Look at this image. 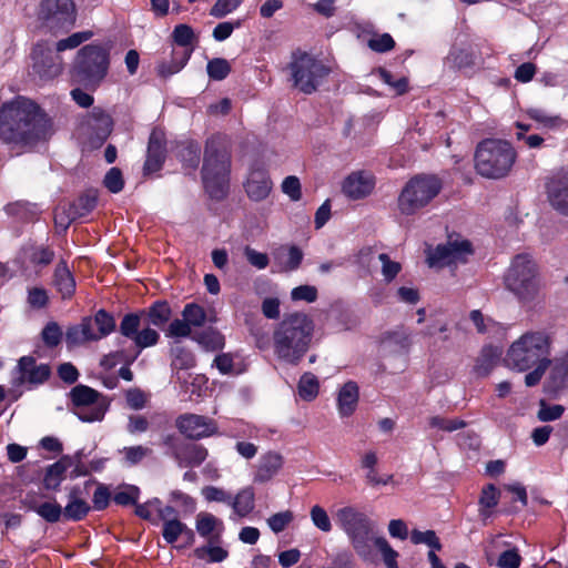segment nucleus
Wrapping results in <instances>:
<instances>
[{
	"label": "nucleus",
	"instance_id": "obj_30",
	"mask_svg": "<svg viewBox=\"0 0 568 568\" xmlns=\"http://www.w3.org/2000/svg\"><path fill=\"white\" fill-rule=\"evenodd\" d=\"M53 285L62 298H70L75 292V280L64 261H60L55 266Z\"/></svg>",
	"mask_w": 568,
	"mask_h": 568
},
{
	"label": "nucleus",
	"instance_id": "obj_18",
	"mask_svg": "<svg viewBox=\"0 0 568 568\" xmlns=\"http://www.w3.org/2000/svg\"><path fill=\"white\" fill-rule=\"evenodd\" d=\"M160 520L163 523L162 536L168 544H174L181 536L186 538L187 544L194 542V531L178 518L174 507L166 505Z\"/></svg>",
	"mask_w": 568,
	"mask_h": 568
},
{
	"label": "nucleus",
	"instance_id": "obj_25",
	"mask_svg": "<svg viewBox=\"0 0 568 568\" xmlns=\"http://www.w3.org/2000/svg\"><path fill=\"white\" fill-rule=\"evenodd\" d=\"M548 197L554 209L568 215V176L557 175L547 184Z\"/></svg>",
	"mask_w": 568,
	"mask_h": 568
},
{
	"label": "nucleus",
	"instance_id": "obj_34",
	"mask_svg": "<svg viewBox=\"0 0 568 568\" xmlns=\"http://www.w3.org/2000/svg\"><path fill=\"white\" fill-rule=\"evenodd\" d=\"M142 316L148 318L149 324L162 327L170 321L172 310L168 302L156 301L148 308L146 312L142 313Z\"/></svg>",
	"mask_w": 568,
	"mask_h": 568
},
{
	"label": "nucleus",
	"instance_id": "obj_48",
	"mask_svg": "<svg viewBox=\"0 0 568 568\" xmlns=\"http://www.w3.org/2000/svg\"><path fill=\"white\" fill-rule=\"evenodd\" d=\"M194 556L201 560L207 559L210 562H221L227 557V551L219 546H204L194 549Z\"/></svg>",
	"mask_w": 568,
	"mask_h": 568
},
{
	"label": "nucleus",
	"instance_id": "obj_60",
	"mask_svg": "<svg viewBox=\"0 0 568 568\" xmlns=\"http://www.w3.org/2000/svg\"><path fill=\"white\" fill-rule=\"evenodd\" d=\"M367 45L371 50L383 53L394 49L395 41L389 33H383L369 39Z\"/></svg>",
	"mask_w": 568,
	"mask_h": 568
},
{
	"label": "nucleus",
	"instance_id": "obj_20",
	"mask_svg": "<svg viewBox=\"0 0 568 568\" xmlns=\"http://www.w3.org/2000/svg\"><path fill=\"white\" fill-rule=\"evenodd\" d=\"M375 180L366 172H353L343 182V193L352 199L359 200L369 195L374 189Z\"/></svg>",
	"mask_w": 568,
	"mask_h": 568
},
{
	"label": "nucleus",
	"instance_id": "obj_38",
	"mask_svg": "<svg viewBox=\"0 0 568 568\" xmlns=\"http://www.w3.org/2000/svg\"><path fill=\"white\" fill-rule=\"evenodd\" d=\"M201 148L197 142L185 141L178 145V156L191 169H196L200 163Z\"/></svg>",
	"mask_w": 568,
	"mask_h": 568
},
{
	"label": "nucleus",
	"instance_id": "obj_10",
	"mask_svg": "<svg viewBox=\"0 0 568 568\" xmlns=\"http://www.w3.org/2000/svg\"><path fill=\"white\" fill-rule=\"evenodd\" d=\"M287 69L294 88L305 94L315 92L329 72L321 61L301 51L293 52Z\"/></svg>",
	"mask_w": 568,
	"mask_h": 568
},
{
	"label": "nucleus",
	"instance_id": "obj_63",
	"mask_svg": "<svg viewBox=\"0 0 568 568\" xmlns=\"http://www.w3.org/2000/svg\"><path fill=\"white\" fill-rule=\"evenodd\" d=\"M293 520V513L290 510L276 513L267 519L268 527L275 534L283 531Z\"/></svg>",
	"mask_w": 568,
	"mask_h": 568
},
{
	"label": "nucleus",
	"instance_id": "obj_2",
	"mask_svg": "<svg viewBox=\"0 0 568 568\" xmlns=\"http://www.w3.org/2000/svg\"><path fill=\"white\" fill-rule=\"evenodd\" d=\"M313 333L314 323L307 314L295 312L284 315L272 334L275 357L284 364L297 366L311 347Z\"/></svg>",
	"mask_w": 568,
	"mask_h": 568
},
{
	"label": "nucleus",
	"instance_id": "obj_33",
	"mask_svg": "<svg viewBox=\"0 0 568 568\" xmlns=\"http://www.w3.org/2000/svg\"><path fill=\"white\" fill-rule=\"evenodd\" d=\"M230 505L240 517L247 516L255 507V493L253 487L248 486L241 489L234 498L232 497Z\"/></svg>",
	"mask_w": 568,
	"mask_h": 568
},
{
	"label": "nucleus",
	"instance_id": "obj_17",
	"mask_svg": "<svg viewBox=\"0 0 568 568\" xmlns=\"http://www.w3.org/2000/svg\"><path fill=\"white\" fill-rule=\"evenodd\" d=\"M51 374V368L48 364H37L32 356H22L18 361L14 369L12 384L21 386L23 384L39 385L44 383Z\"/></svg>",
	"mask_w": 568,
	"mask_h": 568
},
{
	"label": "nucleus",
	"instance_id": "obj_58",
	"mask_svg": "<svg viewBox=\"0 0 568 568\" xmlns=\"http://www.w3.org/2000/svg\"><path fill=\"white\" fill-rule=\"evenodd\" d=\"M565 412L562 405H547L545 400H540V407L537 417L540 422H551L559 419Z\"/></svg>",
	"mask_w": 568,
	"mask_h": 568
},
{
	"label": "nucleus",
	"instance_id": "obj_19",
	"mask_svg": "<svg viewBox=\"0 0 568 568\" xmlns=\"http://www.w3.org/2000/svg\"><path fill=\"white\" fill-rule=\"evenodd\" d=\"M85 125L90 131L92 144L101 145L110 135L113 121L104 110L101 108H93L87 116Z\"/></svg>",
	"mask_w": 568,
	"mask_h": 568
},
{
	"label": "nucleus",
	"instance_id": "obj_44",
	"mask_svg": "<svg viewBox=\"0 0 568 568\" xmlns=\"http://www.w3.org/2000/svg\"><path fill=\"white\" fill-rule=\"evenodd\" d=\"M182 316L191 327H200L206 321L204 308L195 303L186 304L182 311Z\"/></svg>",
	"mask_w": 568,
	"mask_h": 568
},
{
	"label": "nucleus",
	"instance_id": "obj_51",
	"mask_svg": "<svg viewBox=\"0 0 568 568\" xmlns=\"http://www.w3.org/2000/svg\"><path fill=\"white\" fill-rule=\"evenodd\" d=\"M377 72H378L381 80L384 83H386L387 85H389L392 89H394L396 94L400 95V94H404L405 92H407V90H408L407 78L400 77V78L394 80L393 74L383 68H379Z\"/></svg>",
	"mask_w": 568,
	"mask_h": 568
},
{
	"label": "nucleus",
	"instance_id": "obj_14",
	"mask_svg": "<svg viewBox=\"0 0 568 568\" xmlns=\"http://www.w3.org/2000/svg\"><path fill=\"white\" fill-rule=\"evenodd\" d=\"M427 263L430 267H444L458 262H465L466 256L471 254V244L467 240H449L439 244L436 248H428Z\"/></svg>",
	"mask_w": 568,
	"mask_h": 568
},
{
	"label": "nucleus",
	"instance_id": "obj_64",
	"mask_svg": "<svg viewBox=\"0 0 568 568\" xmlns=\"http://www.w3.org/2000/svg\"><path fill=\"white\" fill-rule=\"evenodd\" d=\"M521 557L516 548L503 551L497 560L499 568H519Z\"/></svg>",
	"mask_w": 568,
	"mask_h": 568
},
{
	"label": "nucleus",
	"instance_id": "obj_37",
	"mask_svg": "<svg viewBox=\"0 0 568 568\" xmlns=\"http://www.w3.org/2000/svg\"><path fill=\"white\" fill-rule=\"evenodd\" d=\"M500 353L494 347H484L475 364L478 376H487L498 363Z\"/></svg>",
	"mask_w": 568,
	"mask_h": 568
},
{
	"label": "nucleus",
	"instance_id": "obj_41",
	"mask_svg": "<svg viewBox=\"0 0 568 568\" xmlns=\"http://www.w3.org/2000/svg\"><path fill=\"white\" fill-rule=\"evenodd\" d=\"M196 530L202 537H209L214 530L222 531L223 523L210 513H200L196 516Z\"/></svg>",
	"mask_w": 568,
	"mask_h": 568
},
{
	"label": "nucleus",
	"instance_id": "obj_62",
	"mask_svg": "<svg viewBox=\"0 0 568 568\" xmlns=\"http://www.w3.org/2000/svg\"><path fill=\"white\" fill-rule=\"evenodd\" d=\"M104 186L112 193H119L124 186L122 172L118 168H111L104 176Z\"/></svg>",
	"mask_w": 568,
	"mask_h": 568
},
{
	"label": "nucleus",
	"instance_id": "obj_21",
	"mask_svg": "<svg viewBox=\"0 0 568 568\" xmlns=\"http://www.w3.org/2000/svg\"><path fill=\"white\" fill-rule=\"evenodd\" d=\"M165 152L164 133L160 130H153L149 139L148 154L143 166L145 174L161 170L165 160Z\"/></svg>",
	"mask_w": 568,
	"mask_h": 568
},
{
	"label": "nucleus",
	"instance_id": "obj_26",
	"mask_svg": "<svg viewBox=\"0 0 568 568\" xmlns=\"http://www.w3.org/2000/svg\"><path fill=\"white\" fill-rule=\"evenodd\" d=\"M63 509L65 520L80 521L90 511L89 503L81 497V488L73 486L68 494V504Z\"/></svg>",
	"mask_w": 568,
	"mask_h": 568
},
{
	"label": "nucleus",
	"instance_id": "obj_39",
	"mask_svg": "<svg viewBox=\"0 0 568 568\" xmlns=\"http://www.w3.org/2000/svg\"><path fill=\"white\" fill-rule=\"evenodd\" d=\"M98 193L94 190H88L81 194L74 202L70 203L73 213L78 219L91 213L97 206Z\"/></svg>",
	"mask_w": 568,
	"mask_h": 568
},
{
	"label": "nucleus",
	"instance_id": "obj_11",
	"mask_svg": "<svg viewBox=\"0 0 568 568\" xmlns=\"http://www.w3.org/2000/svg\"><path fill=\"white\" fill-rule=\"evenodd\" d=\"M38 20L43 29L54 36L67 33L77 21L75 4L73 0H42Z\"/></svg>",
	"mask_w": 568,
	"mask_h": 568
},
{
	"label": "nucleus",
	"instance_id": "obj_8",
	"mask_svg": "<svg viewBox=\"0 0 568 568\" xmlns=\"http://www.w3.org/2000/svg\"><path fill=\"white\" fill-rule=\"evenodd\" d=\"M109 63V50L100 44H87L77 53L73 78L87 89L94 90L105 78Z\"/></svg>",
	"mask_w": 568,
	"mask_h": 568
},
{
	"label": "nucleus",
	"instance_id": "obj_42",
	"mask_svg": "<svg viewBox=\"0 0 568 568\" xmlns=\"http://www.w3.org/2000/svg\"><path fill=\"white\" fill-rule=\"evenodd\" d=\"M374 547L379 550L383 561L387 568H399L397 562L399 555L384 537H376L373 541V548Z\"/></svg>",
	"mask_w": 568,
	"mask_h": 568
},
{
	"label": "nucleus",
	"instance_id": "obj_55",
	"mask_svg": "<svg viewBox=\"0 0 568 568\" xmlns=\"http://www.w3.org/2000/svg\"><path fill=\"white\" fill-rule=\"evenodd\" d=\"M378 260L382 262V274L385 282L390 283L402 271L400 263L392 261L386 253H381Z\"/></svg>",
	"mask_w": 568,
	"mask_h": 568
},
{
	"label": "nucleus",
	"instance_id": "obj_4",
	"mask_svg": "<svg viewBox=\"0 0 568 568\" xmlns=\"http://www.w3.org/2000/svg\"><path fill=\"white\" fill-rule=\"evenodd\" d=\"M550 336L544 332H528L516 339L506 355L507 365L518 372L531 369L535 365L551 363Z\"/></svg>",
	"mask_w": 568,
	"mask_h": 568
},
{
	"label": "nucleus",
	"instance_id": "obj_57",
	"mask_svg": "<svg viewBox=\"0 0 568 568\" xmlns=\"http://www.w3.org/2000/svg\"><path fill=\"white\" fill-rule=\"evenodd\" d=\"M124 455L125 463L133 466L142 462L151 454V449L142 445L124 447L121 452Z\"/></svg>",
	"mask_w": 568,
	"mask_h": 568
},
{
	"label": "nucleus",
	"instance_id": "obj_9",
	"mask_svg": "<svg viewBox=\"0 0 568 568\" xmlns=\"http://www.w3.org/2000/svg\"><path fill=\"white\" fill-rule=\"evenodd\" d=\"M440 190L442 182L435 175H416L402 190L398 209L405 215H413L428 205Z\"/></svg>",
	"mask_w": 568,
	"mask_h": 568
},
{
	"label": "nucleus",
	"instance_id": "obj_24",
	"mask_svg": "<svg viewBox=\"0 0 568 568\" xmlns=\"http://www.w3.org/2000/svg\"><path fill=\"white\" fill-rule=\"evenodd\" d=\"M274 263L281 272L296 271L303 261L304 253L296 245H281L272 253Z\"/></svg>",
	"mask_w": 568,
	"mask_h": 568
},
{
	"label": "nucleus",
	"instance_id": "obj_16",
	"mask_svg": "<svg viewBox=\"0 0 568 568\" xmlns=\"http://www.w3.org/2000/svg\"><path fill=\"white\" fill-rule=\"evenodd\" d=\"M172 37L174 42L182 48L181 52H175V54H180L181 58L179 61H173L171 64H160L159 73L162 77H169L179 72L185 65L193 51L192 43L195 37L193 29L190 26H176L173 30Z\"/></svg>",
	"mask_w": 568,
	"mask_h": 568
},
{
	"label": "nucleus",
	"instance_id": "obj_46",
	"mask_svg": "<svg viewBox=\"0 0 568 568\" xmlns=\"http://www.w3.org/2000/svg\"><path fill=\"white\" fill-rule=\"evenodd\" d=\"M141 317L142 314L139 315L135 313L124 315L120 323V333L133 341L140 332L139 328L141 326Z\"/></svg>",
	"mask_w": 568,
	"mask_h": 568
},
{
	"label": "nucleus",
	"instance_id": "obj_56",
	"mask_svg": "<svg viewBox=\"0 0 568 568\" xmlns=\"http://www.w3.org/2000/svg\"><path fill=\"white\" fill-rule=\"evenodd\" d=\"M42 341L48 347H55L62 338V331L58 323L49 322L42 329Z\"/></svg>",
	"mask_w": 568,
	"mask_h": 568
},
{
	"label": "nucleus",
	"instance_id": "obj_13",
	"mask_svg": "<svg viewBox=\"0 0 568 568\" xmlns=\"http://www.w3.org/2000/svg\"><path fill=\"white\" fill-rule=\"evenodd\" d=\"M32 73L41 80H51L58 77L63 63L54 48L47 41H39L31 52Z\"/></svg>",
	"mask_w": 568,
	"mask_h": 568
},
{
	"label": "nucleus",
	"instance_id": "obj_6",
	"mask_svg": "<svg viewBox=\"0 0 568 568\" xmlns=\"http://www.w3.org/2000/svg\"><path fill=\"white\" fill-rule=\"evenodd\" d=\"M517 154L511 144L504 140L486 139L475 152V169L488 179H501L510 172Z\"/></svg>",
	"mask_w": 568,
	"mask_h": 568
},
{
	"label": "nucleus",
	"instance_id": "obj_32",
	"mask_svg": "<svg viewBox=\"0 0 568 568\" xmlns=\"http://www.w3.org/2000/svg\"><path fill=\"white\" fill-rule=\"evenodd\" d=\"M171 357L173 377H175L179 382L185 383L186 381L183 378L180 372L190 369L195 366V357L193 353L183 346H175L171 349Z\"/></svg>",
	"mask_w": 568,
	"mask_h": 568
},
{
	"label": "nucleus",
	"instance_id": "obj_5",
	"mask_svg": "<svg viewBox=\"0 0 568 568\" xmlns=\"http://www.w3.org/2000/svg\"><path fill=\"white\" fill-rule=\"evenodd\" d=\"M335 520L346 534L355 552L364 561H373L374 523L366 514L353 506H345L336 510Z\"/></svg>",
	"mask_w": 568,
	"mask_h": 568
},
{
	"label": "nucleus",
	"instance_id": "obj_29",
	"mask_svg": "<svg viewBox=\"0 0 568 568\" xmlns=\"http://www.w3.org/2000/svg\"><path fill=\"white\" fill-rule=\"evenodd\" d=\"M358 398L359 392L357 384L353 381L345 383L337 396V408L341 416H351L357 407Z\"/></svg>",
	"mask_w": 568,
	"mask_h": 568
},
{
	"label": "nucleus",
	"instance_id": "obj_36",
	"mask_svg": "<svg viewBox=\"0 0 568 568\" xmlns=\"http://www.w3.org/2000/svg\"><path fill=\"white\" fill-rule=\"evenodd\" d=\"M69 465L70 463L68 458H62L57 463L50 465L44 475V487L50 490H58L61 481L64 478V473L67 471Z\"/></svg>",
	"mask_w": 568,
	"mask_h": 568
},
{
	"label": "nucleus",
	"instance_id": "obj_27",
	"mask_svg": "<svg viewBox=\"0 0 568 568\" xmlns=\"http://www.w3.org/2000/svg\"><path fill=\"white\" fill-rule=\"evenodd\" d=\"M283 457L275 452H268L261 456L254 475L255 483L270 481L282 468Z\"/></svg>",
	"mask_w": 568,
	"mask_h": 568
},
{
	"label": "nucleus",
	"instance_id": "obj_1",
	"mask_svg": "<svg viewBox=\"0 0 568 568\" xmlns=\"http://www.w3.org/2000/svg\"><path fill=\"white\" fill-rule=\"evenodd\" d=\"M51 122L31 100L18 97L0 109V140L8 144L33 146L51 135Z\"/></svg>",
	"mask_w": 568,
	"mask_h": 568
},
{
	"label": "nucleus",
	"instance_id": "obj_3",
	"mask_svg": "<svg viewBox=\"0 0 568 568\" xmlns=\"http://www.w3.org/2000/svg\"><path fill=\"white\" fill-rule=\"evenodd\" d=\"M231 166V151L224 139L221 136L209 138L205 143L201 174L204 189L210 197L221 200L227 194Z\"/></svg>",
	"mask_w": 568,
	"mask_h": 568
},
{
	"label": "nucleus",
	"instance_id": "obj_43",
	"mask_svg": "<svg viewBox=\"0 0 568 568\" xmlns=\"http://www.w3.org/2000/svg\"><path fill=\"white\" fill-rule=\"evenodd\" d=\"M92 37L93 32L90 30L74 32L67 38L59 40L55 43L54 50L59 53L65 50L75 49Z\"/></svg>",
	"mask_w": 568,
	"mask_h": 568
},
{
	"label": "nucleus",
	"instance_id": "obj_52",
	"mask_svg": "<svg viewBox=\"0 0 568 568\" xmlns=\"http://www.w3.org/2000/svg\"><path fill=\"white\" fill-rule=\"evenodd\" d=\"M78 217L73 213L71 206L68 205H59L54 212V223L55 227L61 231H67L70 224L75 221Z\"/></svg>",
	"mask_w": 568,
	"mask_h": 568
},
{
	"label": "nucleus",
	"instance_id": "obj_40",
	"mask_svg": "<svg viewBox=\"0 0 568 568\" xmlns=\"http://www.w3.org/2000/svg\"><path fill=\"white\" fill-rule=\"evenodd\" d=\"M298 395L304 400H313L318 395L320 383L317 377L312 373H304L297 385Z\"/></svg>",
	"mask_w": 568,
	"mask_h": 568
},
{
	"label": "nucleus",
	"instance_id": "obj_45",
	"mask_svg": "<svg viewBox=\"0 0 568 568\" xmlns=\"http://www.w3.org/2000/svg\"><path fill=\"white\" fill-rule=\"evenodd\" d=\"M207 74L212 80L222 81L231 72V64L226 59L214 58L207 62Z\"/></svg>",
	"mask_w": 568,
	"mask_h": 568
},
{
	"label": "nucleus",
	"instance_id": "obj_35",
	"mask_svg": "<svg viewBox=\"0 0 568 568\" xmlns=\"http://www.w3.org/2000/svg\"><path fill=\"white\" fill-rule=\"evenodd\" d=\"M192 338L207 352L222 349L225 345L224 336L214 328L203 329Z\"/></svg>",
	"mask_w": 568,
	"mask_h": 568
},
{
	"label": "nucleus",
	"instance_id": "obj_49",
	"mask_svg": "<svg viewBox=\"0 0 568 568\" xmlns=\"http://www.w3.org/2000/svg\"><path fill=\"white\" fill-rule=\"evenodd\" d=\"M410 540L415 545L425 544L429 546L433 550H440L442 544L439 538L436 536L434 530L419 531L414 529L410 532Z\"/></svg>",
	"mask_w": 568,
	"mask_h": 568
},
{
	"label": "nucleus",
	"instance_id": "obj_7",
	"mask_svg": "<svg viewBox=\"0 0 568 568\" xmlns=\"http://www.w3.org/2000/svg\"><path fill=\"white\" fill-rule=\"evenodd\" d=\"M505 285L523 303L535 301L541 290L539 268L527 253L517 254L505 275Z\"/></svg>",
	"mask_w": 568,
	"mask_h": 568
},
{
	"label": "nucleus",
	"instance_id": "obj_22",
	"mask_svg": "<svg viewBox=\"0 0 568 568\" xmlns=\"http://www.w3.org/2000/svg\"><path fill=\"white\" fill-rule=\"evenodd\" d=\"M273 187V183L266 171L257 169L252 170L244 183L245 192L250 200L260 202L265 200Z\"/></svg>",
	"mask_w": 568,
	"mask_h": 568
},
{
	"label": "nucleus",
	"instance_id": "obj_53",
	"mask_svg": "<svg viewBox=\"0 0 568 568\" xmlns=\"http://www.w3.org/2000/svg\"><path fill=\"white\" fill-rule=\"evenodd\" d=\"M201 494L209 503L215 501L224 503L227 505L232 503V495L221 487L205 486L201 489Z\"/></svg>",
	"mask_w": 568,
	"mask_h": 568
},
{
	"label": "nucleus",
	"instance_id": "obj_23",
	"mask_svg": "<svg viewBox=\"0 0 568 568\" xmlns=\"http://www.w3.org/2000/svg\"><path fill=\"white\" fill-rule=\"evenodd\" d=\"M207 456V449L201 444L183 443L174 448V459L181 467H197Z\"/></svg>",
	"mask_w": 568,
	"mask_h": 568
},
{
	"label": "nucleus",
	"instance_id": "obj_61",
	"mask_svg": "<svg viewBox=\"0 0 568 568\" xmlns=\"http://www.w3.org/2000/svg\"><path fill=\"white\" fill-rule=\"evenodd\" d=\"M159 338L160 335L155 329L145 327L138 333L133 342L138 348L143 349L154 346L159 342Z\"/></svg>",
	"mask_w": 568,
	"mask_h": 568
},
{
	"label": "nucleus",
	"instance_id": "obj_50",
	"mask_svg": "<svg viewBox=\"0 0 568 568\" xmlns=\"http://www.w3.org/2000/svg\"><path fill=\"white\" fill-rule=\"evenodd\" d=\"M93 321L101 338L112 333L115 328V321L113 316L104 310L98 311L93 317Z\"/></svg>",
	"mask_w": 568,
	"mask_h": 568
},
{
	"label": "nucleus",
	"instance_id": "obj_31",
	"mask_svg": "<svg viewBox=\"0 0 568 568\" xmlns=\"http://www.w3.org/2000/svg\"><path fill=\"white\" fill-rule=\"evenodd\" d=\"M24 504L48 523H58L63 516V509L55 500L38 504L34 497L27 496Z\"/></svg>",
	"mask_w": 568,
	"mask_h": 568
},
{
	"label": "nucleus",
	"instance_id": "obj_15",
	"mask_svg": "<svg viewBox=\"0 0 568 568\" xmlns=\"http://www.w3.org/2000/svg\"><path fill=\"white\" fill-rule=\"evenodd\" d=\"M178 430L189 439L199 440L217 433L216 423L206 416L185 413L175 419Z\"/></svg>",
	"mask_w": 568,
	"mask_h": 568
},
{
	"label": "nucleus",
	"instance_id": "obj_28",
	"mask_svg": "<svg viewBox=\"0 0 568 568\" xmlns=\"http://www.w3.org/2000/svg\"><path fill=\"white\" fill-rule=\"evenodd\" d=\"M551 369L547 379L546 389L557 393L568 387V354L551 362Z\"/></svg>",
	"mask_w": 568,
	"mask_h": 568
},
{
	"label": "nucleus",
	"instance_id": "obj_12",
	"mask_svg": "<svg viewBox=\"0 0 568 568\" xmlns=\"http://www.w3.org/2000/svg\"><path fill=\"white\" fill-rule=\"evenodd\" d=\"M74 415L82 422H101L110 403L104 395L87 386L77 385L70 392Z\"/></svg>",
	"mask_w": 568,
	"mask_h": 568
},
{
	"label": "nucleus",
	"instance_id": "obj_59",
	"mask_svg": "<svg viewBox=\"0 0 568 568\" xmlns=\"http://www.w3.org/2000/svg\"><path fill=\"white\" fill-rule=\"evenodd\" d=\"M89 342L87 337V333L82 326V324H77L70 326L65 333V343L69 348L82 345Z\"/></svg>",
	"mask_w": 568,
	"mask_h": 568
},
{
	"label": "nucleus",
	"instance_id": "obj_47",
	"mask_svg": "<svg viewBox=\"0 0 568 568\" xmlns=\"http://www.w3.org/2000/svg\"><path fill=\"white\" fill-rule=\"evenodd\" d=\"M140 497V489L133 485H126L123 488H120L113 495V500L116 505L120 506H130L136 505V501Z\"/></svg>",
	"mask_w": 568,
	"mask_h": 568
},
{
	"label": "nucleus",
	"instance_id": "obj_54",
	"mask_svg": "<svg viewBox=\"0 0 568 568\" xmlns=\"http://www.w3.org/2000/svg\"><path fill=\"white\" fill-rule=\"evenodd\" d=\"M310 516L314 526L320 530L324 532H328L332 530L331 519L326 510L320 505H315L311 508Z\"/></svg>",
	"mask_w": 568,
	"mask_h": 568
}]
</instances>
